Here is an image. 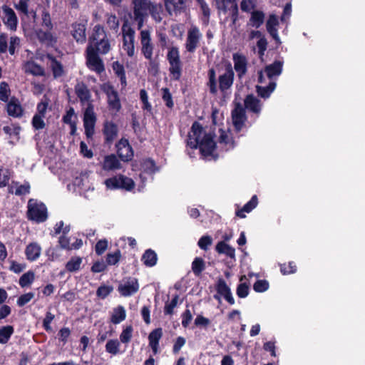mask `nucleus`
Listing matches in <instances>:
<instances>
[{
    "mask_svg": "<svg viewBox=\"0 0 365 365\" xmlns=\"http://www.w3.org/2000/svg\"><path fill=\"white\" fill-rule=\"evenodd\" d=\"M110 50L109 40L96 41L93 43H88L86 48V65L89 69L101 73L105 71L104 63L98 53L105 55Z\"/></svg>",
    "mask_w": 365,
    "mask_h": 365,
    "instance_id": "f257e3e1",
    "label": "nucleus"
},
{
    "mask_svg": "<svg viewBox=\"0 0 365 365\" xmlns=\"http://www.w3.org/2000/svg\"><path fill=\"white\" fill-rule=\"evenodd\" d=\"M26 216L28 220L41 223L48 218V210L46 205L36 200L30 199L28 201Z\"/></svg>",
    "mask_w": 365,
    "mask_h": 365,
    "instance_id": "f03ea898",
    "label": "nucleus"
},
{
    "mask_svg": "<svg viewBox=\"0 0 365 365\" xmlns=\"http://www.w3.org/2000/svg\"><path fill=\"white\" fill-rule=\"evenodd\" d=\"M167 60L169 63V73L171 78L179 81L182 73V62L180 60V51L178 47L173 46L168 49Z\"/></svg>",
    "mask_w": 365,
    "mask_h": 365,
    "instance_id": "7ed1b4c3",
    "label": "nucleus"
},
{
    "mask_svg": "<svg viewBox=\"0 0 365 365\" xmlns=\"http://www.w3.org/2000/svg\"><path fill=\"white\" fill-rule=\"evenodd\" d=\"M101 90L106 95L108 109L115 113L119 112L122 106L119 94L113 86L109 83H103L101 86Z\"/></svg>",
    "mask_w": 365,
    "mask_h": 365,
    "instance_id": "20e7f679",
    "label": "nucleus"
},
{
    "mask_svg": "<svg viewBox=\"0 0 365 365\" xmlns=\"http://www.w3.org/2000/svg\"><path fill=\"white\" fill-rule=\"evenodd\" d=\"M105 184L110 189H123L127 191H130L135 187L134 181L123 175L110 178L106 180Z\"/></svg>",
    "mask_w": 365,
    "mask_h": 365,
    "instance_id": "39448f33",
    "label": "nucleus"
},
{
    "mask_svg": "<svg viewBox=\"0 0 365 365\" xmlns=\"http://www.w3.org/2000/svg\"><path fill=\"white\" fill-rule=\"evenodd\" d=\"M214 136L211 133H205L202 138L199 140L198 148L204 158L213 155V152L217 147L216 143L214 140Z\"/></svg>",
    "mask_w": 365,
    "mask_h": 365,
    "instance_id": "423d86ee",
    "label": "nucleus"
},
{
    "mask_svg": "<svg viewBox=\"0 0 365 365\" xmlns=\"http://www.w3.org/2000/svg\"><path fill=\"white\" fill-rule=\"evenodd\" d=\"M215 290L217 294L214 295V299L220 302L221 297H223L230 305L235 302L232 296L230 287L227 284L225 280L219 278L215 284Z\"/></svg>",
    "mask_w": 365,
    "mask_h": 365,
    "instance_id": "0eeeda50",
    "label": "nucleus"
},
{
    "mask_svg": "<svg viewBox=\"0 0 365 365\" xmlns=\"http://www.w3.org/2000/svg\"><path fill=\"white\" fill-rule=\"evenodd\" d=\"M96 122V116L93 107L89 103L83 114V126L87 138H91L94 135Z\"/></svg>",
    "mask_w": 365,
    "mask_h": 365,
    "instance_id": "6e6552de",
    "label": "nucleus"
},
{
    "mask_svg": "<svg viewBox=\"0 0 365 365\" xmlns=\"http://www.w3.org/2000/svg\"><path fill=\"white\" fill-rule=\"evenodd\" d=\"M138 280L135 277H128L123 279V283L118 287V291L123 297H130L139 290Z\"/></svg>",
    "mask_w": 365,
    "mask_h": 365,
    "instance_id": "1a4fd4ad",
    "label": "nucleus"
},
{
    "mask_svg": "<svg viewBox=\"0 0 365 365\" xmlns=\"http://www.w3.org/2000/svg\"><path fill=\"white\" fill-rule=\"evenodd\" d=\"M217 8L221 9L224 13L228 10L232 20V23L235 25L238 20L239 9L236 0H215Z\"/></svg>",
    "mask_w": 365,
    "mask_h": 365,
    "instance_id": "9d476101",
    "label": "nucleus"
},
{
    "mask_svg": "<svg viewBox=\"0 0 365 365\" xmlns=\"http://www.w3.org/2000/svg\"><path fill=\"white\" fill-rule=\"evenodd\" d=\"M234 78L235 73L231 63H229L225 66V72L218 78L219 89L222 93H225L232 87L234 82Z\"/></svg>",
    "mask_w": 365,
    "mask_h": 365,
    "instance_id": "9b49d317",
    "label": "nucleus"
},
{
    "mask_svg": "<svg viewBox=\"0 0 365 365\" xmlns=\"http://www.w3.org/2000/svg\"><path fill=\"white\" fill-rule=\"evenodd\" d=\"M232 120L235 129L237 132L241 131L247 120L245 108L240 103L235 104L232 111Z\"/></svg>",
    "mask_w": 365,
    "mask_h": 365,
    "instance_id": "f8f14e48",
    "label": "nucleus"
},
{
    "mask_svg": "<svg viewBox=\"0 0 365 365\" xmlns=\"http://www.w3.org/2000/svg\"><path fill=\"white\" fill-rule=\"evenodd\" d=\"M117 154L123 162H129L133 158V150L126 138H121L115 145Z\"/></svg>",
    "mask_w": 365,
    "mask_h": 365,
    "instance_id": "ddd939ff",
    "label": "nucleus"
},
{
    "mask_svg": "<svg viewBox=\"0 0 365 365\" xmlns=\"http://www.w3.org/2000/svg\"><path fill=\"white\" fill-rule=\"evenodd\" d=\"M202 34L197 27H191L187 31L185 48L189 53H194L199 46Z\"/></svg>",
    "mask_w": 365,
    "mask_h": 365,
    "instance_id": "4468645a",
    "label": "nucleus"
},
{
    "mask_svg": "<svg viewBox=\"0 0 365 365\" xmlns=\"http://www.w3.org/2000/svg\"><path fill=\"white\" fill-rule=\"evenodd\" d=\"M141 52L146 59H151L153 53V45L151 43L150 32L149 30L140 31Z\"/></svg>",
    "mask_w": 365,
    "mask_h": 365,
    "instance_id": "2eb2a0df",
    "label": "nucleus"
},
{
    "mask_svg": "<svg viewBox=\"0 0 365 365\" xmlns=\"http://www.w3.org/2000/svg\"><path fill=\"white\" fill-rule=\"evenodd\" d=\"M232 60L234 61V68L237 74V76L241 78L247 72V60L245 56L239 53H235L232 55Z\"/></svg>",
    "mask_w": 365,
    "mask_h": 365,
    "instance_id": "dca6fc26",
    "label": "nucleus"
},
{
    "mask_svg": "<svg viewBox=\"0 0 365 365\" xmlns=\"http://www.w3.org/2000/svg\"><path fill=\"white\" fill-rule=\"evenodd\" d=\"M103 133L105 143L111 144L118 136V125L113 121L106 120L103 124Z\"/></svg>",
    "mask_w": 365,
    "mask_h": 365,
    "instance_id": "f3484780",
    "label": "nucleus"
},
{
    "mask_svg": "<svg viewBox=\"0 0 365 365\" xmlns=\"http://www.w3.org/2000/svg\"><path fill=\"white\" fill-rule=\"evenodd\" d=\"M6 103V112L9 116L21 118L23 115L24 109L16 97L12 96Z\"/></svg>",
    "mask_w": 365,
    "mask_h": 365,
    "instance_id": "a211bd4d",
    "label": "nucleus"
},
{
    "mask_svg": "<svg viewBox=\"0 0 365 365\" xmlns=\"http://www.w3.org/2000/svg\"><path fill=\"white\" fill-rule=\"evenodd\" d=\"M71 35L76 42L83 43L86 41V24L74 22L71 25Z\"/></svg>",
    "mask_w": 365,
    "mask_h": 365,
    "instance_id": "6ab92c4d",
    "label": "nucleus"
},
{
    "mask_svg": "<svg viewBox=\"0 0 365 365\" xmlns=\"http://www.w3.org/2000/svg\"><path fill=\"white\" fill-rule=\"evenodd\" d=\"M75 93L82 104L91 101V93L88 86L83 82H78L74 88Z\"/></svg>",
    "mask_w": 365,
    "mask_h": 365,
    "instance_id": "aec40b11",
    "label": "nucleus"
},
{
    "mask_svg": "<svg viewBox=\"0 0 365 365\" xmlns=\"http://www.w3.org/2000/svg\"><path fill=\"white\" fill-rule=\"evenodd\" d=\"M278 25V17L275 14H270L266 23L267 31L277 43H281L277 28Z\"/></svg>",
    "mask_w": 365,
    "mask_h": 365,
    "instance_id": "412c9836",
    "label": "nucleus"
},
{
    "mask_svg": "<svg viewBox=\"0 0 365 365\" xmlns=\"http://www.w3.org/2000/svg\"><path fill=\"white\" fill-rule=\"evenodd\" d=\"M151 1L150 0H132L134 16H148Z\"/></svg>",
    "mask_w": 365,
    "mask_h": 365,
    "instance_id": "4be33fe9",
    "label": "nucleus"
},
{
    "mask_svg": "<svg viewBox=\"0 0 365 365\" xmlns=\"http://www.w3.org/2000/svg\"><path fill=\"white\" fill-rule=\"evenodd\" d=\"M258 205V198L256 195H254L250 201H248L242 208L237 206V209L235 211V215L240 218H245V212L250 213L252 212Z\"/></svg>",
    "mask_w": 365,
    "mask_h": 365,
    "instance_id": "5701e85b",
    "label": "nucleus"
},
{
    "mask_svg": "<svg viewBox=\"0 0 365 365\" xmlns=\"http://www.w3.org/2000/svg\"><path fill=\"white\" fill-rule=\"evenodd\" d=\"M284 62L282 61L276 60L272 63L265 66L264 72L269 79H272L274 77L279 76L283 69Z\"/></svg>",
    "mask_w": 365,
    "mask_h": 365,
    "instance_id": "b1692460",
    "label": "nucleus"
},
{
    "mask_svg": "<svg viewBox=\"0 0 365 365\" xmlns=\"http://www.w3.org/2000/svg\"><path fill=\"white\" fill-rule=\"evenodd\" d=\"M46 58L51 62V69L54 78H58L65 74V71L63 64L56 59L55 56L51 54H47Z\"/></svg>",
    "mask_w": 365,
    "mask_h": 365,
    "instance_id": "393cba45",
    "label": "nucleus"
},
{
    "mask_svg": "<svg viewBox=\"0 0 365 365\" xmlns=\"http://www.w3.org/2000/svg\"><path fill=\"white\" fill-rule=\"evenodd\" d=\"M73 117H74L75 119H77V116L75 114L74 108L73 107H69V108L66 110V114L63 116L62 121L63 122V123L69 125L71 128V135H75L76 134L77 130L76 120H73Z\"/></svg>",
    "mask_w": 365,
    "mask_h": 365,
    "instance_id": "a878e982",
    "label": "nucleus"
},
{
    "mask_svg": "<svg viewBox=\"0 0 365 365\" xmlns=\"http://www.w3.org/2000/svg\"><path fill=\"white\" fill-rule=\"evenodd\" d=\"M244 103L245 108L251 112L257 114L260 113L262 107L261 102L252 94H249L246 96Z\"/></svg>",
    "mask_w": 365,
    "mask_h": 365,
    "instance_id": "bb28decb",
    "label": "nucleus"
},
{
    "mask_svg": "<svg viewBox=\"0 0 365 365\" xmlns=\"http://www.w3.org/2000/svg\"><path fill=\"white\" fill-rule=\"evenodd\" d=\"M163 336L161 328L153 329L148 335L149 346L151 347L154 354H157L159 347V341Z\"/></svg>",
    "mask_w": 365,
    "mask_h": 365,
    "instance_id": "cd10ccee",
    "label": "nucleus"
},
{
    "mask_svg": "<svg viewBox=\"0 0 365 365\" xmlns=\"http://www.w3.org/2000/svg\"><path fill=\"white\" fill-rule=\"evenodd\" d=\"M41 252V248L37 242L29 243L25 250V255L29 261L33 262L36 260Z\"/></svg>",
    "mask_w": 365,
    "mask_h": 365,
    "instance_id": "c85d7f7f",
    "label": "nucleus"
},
{
    "mask_svg": "<svg viewBox=\"0 0 365 365\" xmlns=\"http://www.w3.org/2000/svg\"><path fill=\"white\" fill-rule=\"evenodd\" d=\"M2 9L6 18V21H4V24H6L10 29L15 30L16 29L18 19L14 11L8 6H4Z\"/></svg>",
    "mask_w": 365,
    "mask_h": 365,
    "instance_id": "c756f323",
    "label": "nucleus"
},
{
    "mask_svg": "<svg viewBox=\"0 0 365 365\" xmlns=\"http://www.w3.org/2000/svg\"><path fill=\"white\" fill-rule=\"evenodd\" d=\"M107 34L103 26L97 24L93 27L91 36L89 37V43H93L96 41L108 40Z\"/></svg>",
    "mask_w": 365,
    "mask_h": 365,
    "instance_id": "7c9ffc66",
    "label": "nucleus"
},
{
    "mask_svg": "<svg viewBox=\"0 0 365 365\" xmlns=\"http://www.w3.org/2000/svg\"><path fill=\"white\" fill-rule=\"evenodd\" d=\"M215 250L219 254H224L235 261V250L224 241H220L215 246Z\"/></svg>",
    "mask_w": 365,
    "mask_h": 365,
    "instance_id": "2f4dec72",
    "label": "nucleus"
},
{
    "mask_svg": "<svg viewBox=\"0 0 365 365\" xmlns=\"http://www.w3.org/2000/svg\"><path fill=\"white\" fill-rule=\"evenodd\" d=\"M103 169L105 170H113L120 168V163L117 157L113 155H108L104 158Z\"/></svg>",
    "mask_w": 365,
    "mask_h": 365,
    "instance_id": "473e14b6",
    "label": "nucleus"
},
{
    "mask_svg": "<svg viewBox=\"0 0 365 365\" xmlns=\"http://www.w3.org/2000/svg\"><path fill=\"white\" fill-rule=\"evenodd\" d=\"M143 264L148 267L155 266L158 261V256L155 252L151 249L145 251L141 257Z\"/></svg>",
    "mask_w": 365,
    "mask_h": 365,
    "instance_id": "72a5a7b5",
    "label": "nucleus"
},
{
    "mask_svg": "<svg viewBox=\"0 0 365 365\" xmlns=\"http://www.w3.org/2000/svg\"><path fill=\"white\" fill-rule=\"evenodd\" d=\"M185 0H165L167 11L171 14L173 11L180 12L185 6Z\"/></svg>",
    "mask_w": 365,
    "mask_h": 365,
    "instance_id": "f704fd0d",
    "label": "nucleus"
},
{
    "mask_svg": "<svg viewBox=\"0 0 365 365\" xmlns=\"http://www.w3.org/2000/svg\"><path fill=\"white\" fill-rule=\"evenodd\" d=\"M52 30H47L43 31L42 29H38L36 31V35L41 43H51L52 42H56V40L53 37L52 33Z\"/></svg>",
    "mask_w": 365,
    "mask_h": 365,
    "instance_id": "c9c22d12",
    "label": "nucleus"
},
{
    "mask_svg": "<svg viewBox=\"0 0 365 365\" xmlns=\"http://www.w3.org/2000/svg\"><path fill=\"white\" fill-rule=\"evenodd\" d=\"M25 72L36 76H43L45 74L43 68L34 61H27L26 63Z\"/></svg>",
    "mask_w": 365,
    "mask_h": 365,
    "instance_id": "e433bc0d",
    "label": "nucleus"
},
{
    "mask_svg": "<svg viewBox=\"0 0 365 365\" xmlns=\"http://www.w3.org/2000/svg\"><path fill=\"white\" fill-rule=\"evenodd\" d=\"M208 81L207 82V86L209 89V92L212 95H217V84L216 78V72L213 68L208 70L207 72Z\"/></svg>",
    "mask_w": 365,
    "mask_h": 365,
    "instance_id": "4c0bfd02",
    "label": "nucleus"
},
{
    "mask_svg": "<svg viewBox=\"0 0 365 365\" xmlns=\"http://www.w3.org/2000/svg\"><path fill=\"white\" fill-rule=\"evenodd\" d=\"M277 83L274 81H270L267 86H256V91L259 96L263 98H267L274 91Z\"/></svg>",
    "mask_w": 365,
    "mask_h": 365,
    "instance_id": "58836bf2",
    "label": "nucleus"
},
{
    "mask_svg": "<svg viewBox=\"0 0 365 365\" xmlns=\"http://www.w3.org/2000/svg\"><path fill=\"white\" fill-rule=\"evenodd\" d=\"M126 317V312L125 308L119 305L114 308L113 312L110 317V322L114 324H118L125 320Z\"/></svg>",
    "mask_w": 365,
    "mask_h": 365,
    "instance_id": "ea45409f",
    "label": "nucleus"
},
{
    "mask_svg": "<svg viewBox=\"0 0 365 365\" xmlns=\"http://www.w3.org/2000/svg\"><path fill=\"white\" fill-rule=\"evenodd\" d=\"M264 16L263 11L259 10L253 11L250 19V24L256 29L259 28L264 23Z\"/></svg>",
    "mask_w": 365,
    "mask_h": 365,
    "instance_id": "a19ab883",
    "label": "nucleus"
},
{
    "mask_svg": "<svg viewBox=\"0 0 365 365\" xmlns=\"http://www.w3.org/2000/svg\"><path fill=\"white\" fill-rule=\"evenodd\" d=\"M121 30L123 34V42L126 41L127 42L134 43L135 31L130 25H128L127 21L123 24Z\"/></svg>",
    "mask_w": 365,
    "mask_h": 365,
    "instance_id": "79ce46f5",
    "label": "nucleus"
},
{
    "mask_svg": "<svg viewBox=\"0 0 365 365\" xmlns=\"http://www.w3.org/2000/svg\"><path fill=\"white\" fill-rule=\"evenodd\" d=\"M82 258L78 256L72 257L66 264V269L68 272H75L80 269Z\"/></svg>",
    "mask_w": 365,
    "mask_h": 365,
    "instance_id": "37998d69",
    "label": "nucleus"
},
{
    "mask_svg": "<svg viewBox=\"0 0 365 365\" xmlns=\"http://www.w3.org/2000/svg\"><path fill=\"white\" fill-rule=\"evenodd\" d=\"M205 269V263L202 258L195 257L192 262V270L197 277L201 275L202 272Z\"/></svg>",
    "mask_w": 365,
    "mask_h": 365,
    "instance_id": "c03bdc74",
    "label": "nucleus"
},
{
    "mask_svg": "<svg viewBox=\"0 0 365 365\" xmlns=\"http://www.w3.org/2000/svg\"><path fill=\"white\" fill-rule=\"evenodd\" d=\"M179 300V295L175 294L170 301H167L165 303L164 314L173 315L174 314V309L177 307Z\"/></svg>",
    "mask_w": 365,
    "mask_h": 365,
    "instance_id": "a18cd8bd",
    "label": "nucleus"
},
{
    "mask_svg": "<svg viewBox=\"0 0 365 365\" xmlns=\"http://www.w3.org/2000/svg\"><path fill=\"white\" fill-rule=\"evenodd\" d=\"M14 329L11 325L4 326L0 328V344H6L9 341L14 334Z\"/></svg>",
    "mask_w": 365,
    "mask_h": 365,
    "instance_id": "49530a36",
    "label": "nucleus"
},
{
    "mask_svg": "<svg viewBox=\"0 0 365 365\" xmlns=\"http://www.w3.org/2000/svg\"><path fill=\"white\" fill-rule=\"evenodd\" d=\"M122 257L121 252L117 249L114 252H109L106 257V263L107 266L116 265L120 262Z\"/></svg>",
    "mask_w": 365,
    "mask_h": 365,
    "instance_id": "de8ad7c7",
    "label": "nucleus"
},
{
    "mask_svg": "<svg viewBox=\"0 0 365 365\" xmlns=\"http://www.w3.org/2000/svg\"><path fill=\"white\" fill-rule=\"evenodd\" d=\"M35 279V274L33 271L29 270L23 274L19 278V284L24 288L30 286Z\"/></svg>",
    "mask_w": 365,
    "mask_h": 365,
    "instance_id": "09e8293b",
    "label": "nucleus"
},
{
    "mask_svg": "<svg viewBox=\"0 0 365 365\" xmlns=\"http://www.w3.org/2000/svg\"><path fill=\"white\" fill-rule=\"evenodd\" d=\"M120 344L118 339H109L106 344V351L113 355L119 352Z\"/></svg>",
    "mask_w": 365,
    "mask_h": 365,
    "instance_id": "8fccbe9b",
    "label": "nucleus"
},
{
    "mask_svg": "<svg viewBox=\"0 0 365 365\" xmlns=\"http://www.w3.org/2000/svg\"><path fill=\"white\" fill-rule=\"evenodd\" d=\"M11 172L8 168L0 167V187H6L11 178Z\"/></svg>",
    "mask_w": 365,
    "mask_h": 365,
    "instance_id": "3c124183",
    "label": "nucleus"
},
{
    "mask_svg": "<svg viewBox=\"0 0 365 365\" xmlns=\"http://www.w3.org/2000/svg\"><path fill=\"white\" fill-rule=\"evenodd\" d=\"M11 94V90L9 84L2 81L0 83V101L3 102H8L9 99V96Z\"/></svg>",
    "mask_w": 365,
    "mask_h": 365,
    "instance_id": "603ef678",
    "label": "nucleus"
},
{
    "mask_svg": "<svg viewBox=\"0 0 365 365\" xmlns=\"http://www.w3.org/2000/svg\"><path fill=\"white\" fill-rule=\"evenodd\" d=\"M41 26L47 30H53V28L50 13L46 9L41 14Z\"/></svg>",
    "mask_w": 365,
    "mask_h": 365,
    "instance_id": "864d4df0",
    "label": "nucleus"
},
{
    "mask_svg": "<svg viewBox=\"0 0 365 365\" xmlns=\"http://www.w3.org/2000/svg\"><path fill=\"white\" fill-rule=\"evenodd\" d=\"M280 272L283 275L294 274L297 272V266L294 262L279 264Z\"/></svg>",
    "mask_w": 365,
    "mask_h": 365,
    "instance_id": "5fc2aeb1",
    "label": "nucleus"
},
{
    "mask_svg": "<svg viewBox=\"0 0 365 365\" xmlns=\"http://www.w3.org/2000/svg\"><path fill=\"white\" fill-rule=\"evenodd\" d=\"M162 98L165 103V106L169 108H173L174 103L172 97V94L168 88H162Z\"/></svg>",
    "mask_w": 365,
    "mask_h": 365,
    "instance_id": "6e6d98bb",
    "label": "nucleus"
},
{
    "mask_svg": "<svg viewBox=\"0 0 365 365\" xmlns=\"http://www.w3.org/2000/svg\"><path fill=\"white\" fill-rule=\"evenodd\" d=\"M211 321L202 316V314H199L196 317L194 321V324L197 327L202 328L204 329H207L208 327L210 325Z\"/></svg>",
    "mask_w": 365,
    "mask_h": 365,
    "instance_id": "4d7b16f0",
    "label": "nucleus"
},
{
    "mask_svg": "<svg viewBox=\"0 0 365 365\" xmlns=\"http://www.w3.org/2000/svg\"><path fill=\"white\" fill-rule=\"evenodd\" d=\"M113 290L112 286L101 285L96 290V295L98 298L104 299L106 298Z\"/></svg>",
    "mask_w": 365,
    "mask_h": 365,
    "instance_id": "13d9d810",
    "label": "nucleus"
},
{
    "mask_svg": "<svg viewBox=\"0 0 365 365\" xmlns=\"http://www.w3.org/2000/svg\"><path fill=\"white\" fill-rule=\"evenodd\" d=\"M192 132L193 133L194 137L198 138L199 140L202 138L205 133H207L205 130L202 125L195 121L191 127Z\"/></svg>",
    "mask_w": 365,
    "mask_h": 365,
    "instance_id": "bf43d9fd",
    "label": "nucleus"
},
{
    "mask_svg": "<svg viewBox=\"0 0 365 365\" xmlns=\"http://www.w3.org/2000/svg\"><path fill=\"white\" fill-rule=\"evenodd\" d=\"M140 98L143 103L142 108L144 110L150 112L152 110V106L148 101V96L147 91L145 89H141L140 91Z\"/></svg>",
    "mask_w": 365,
    "mask_h": 365,
    "instance_id": "052dcab7",
    "label": "nucleus"
},
{
    "mask_svg": "<svg viewBox=\"0 0 365 365\" xmlns=\"http://www.w3.org/2000/svg\"><path fill=\"white\" fill-rule=\"evenodd\" d=\"M55 315L52 314L51 312H47L46 313L45 318L43 320V327L44 330L47 332H51L52 331V327L51 326V324L52 321L54 319Z\"/></svg>",
    "mask_w": 365,
    "mask_h": 365,
    "instance_id": "680f3d73",
    "label": "nucleus"
},
{
    "mask_svg": "<svg viewBox=\"0 0 365 365\" xmlns=\"http://www.w3.org/2000/svg\"><path fill=\"white\" fill-rule=\"evenodd\" d=\"M269 282L265 279H258L253 284V289L256 292H264L269 289Z\"/></svg>",
    "mask_w": 365,
    "mask_h": 365,
    "instance_id": "e2e57ef3",
    "label": "nucleus"
},
{
    "mask_svg": "<svg viewBox=\"0 0 365 365\" xmlns=\"http://www.w3.org/2000/svg\"><path fill=\"white\" fill-rule=\"evenodd\" d=\"M133 327L132 326L126 327L120 334V340L122 343H128L132 338Z\"/></svg>",
    "mask_w": 365,
    "mask_h": 365,
    "instance_id": "0e129e2a",
    "label": "nucleus"
},
{
    "mask_svg": "<svg viewBox=\"0 0 365 365\" xmlns=\"http://www.w3.org/2000/svg\"><path fill=\"white\" fill-rule=\"evenodd\" d=\"M44 116L40 115H34L32 118L31 124L35 130H41L45 128L46 124L43 120Z\"/></svg>",
    "mask_w": 365,
    "mask_h": 365,
    "instance_id": "69168bd1",
    "label": "nucleus"
},
{
    "mask_svg": "<svg viewBox=\"0 0 365 365\" xmlns=\"http://www.w3.org/2000/svg\"><path fill=\"white\" fill-rule=\"evenodd\" d=\"M212 242V239L209 235H204L201 237L197 242V245L202 250H207L208 247L211 245Z\"/></svg>",
    "mask_w": 365,
    "mask_h": 365,
    "instance_id": "338daca9",
    "label": "nucleus"
},
{
    "mask_svg": "<svg viewBox=\"0 0 365 365\" xmlns=\"http://www.w3.org/2000/svg\"><path fill=\"white\" fill-rule=\"evenodd\" d=\"M237 295L240 298H245L249 294V286L247 283H240L237 287Z\"/></svg>",
    "mask_w": 365,
    "mask_h": 365,
    "instance_id": "774afa93",
    "label": "nucleus"
}]
</instances>
